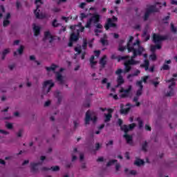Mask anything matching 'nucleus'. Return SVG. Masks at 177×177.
I'll use <instances>...</instances> for the list:
<instances>
[{
    "label": "nucleus",
    "instance_id": "f257e3e1",
    "mask_svg": "<svg viewBox=\"0 0 177 177\" xmlns=\"http://www.w3.org/2000/svg\"><path fill=\"white\" fill-rule=\"evenodd\" d=\"M133 46H138V48H133L131 52L133 53V55L131 57V59L129 60H133V62H138V60H135V58L138 57V56H142L143 52L146 50L145 48L140 46V41L136 40V42L133 43Z\"/></svg>",
    "mask_w": 177,
    "mask_h": 177
},
{
    "label": "nucleus",
    "instance_id": "f03ea898",
    "mask_svg": "<svg viewBox=\"0 0 177 177\" xmlns=\"http://www.w3.org/2000/svg\"><path fill=\"white\" fill-rule=\"evenodd\" d=\"M152 38L154 44H157L155 45L156 49H161L162 46L161 44H160V42H162V41H167V39H169V36L167 35L162 36L157 33H153Z\"/></svg>",
    "mask_w": 177,
    "mask_h": 177
},
{
    "label": "nucleus",
    "instance_id": "7ed1b4c3",
    "mask_svg": "<svg viewBox=\"0 0 177 177\" xmlns=\"http://www.w3.org/2000/svg\"><path fill=\"white\" fill-rule=\"evenodd\" d=\"M100 21V15L99 14H92L91 17H90L85 24L86 28H91L92 26V23L93 24H97Z\"/></svg>",
    "mask_w": 177,
    "mask_h": 177
},
{
    "label": "nucleus",
    "instance_id": "20e7f679",
    "mask_svg": "<svg viewBox=\"0 0 177 177\" xmlns=\"http://www.w3.org/2000/svg\"><path fill=\"white\" fill-rule=\"evenodd\" d=\"M166 82H171V84L169 85V89H170V91L165 94L166 97H171V96H174L175 95V91H174V86L176 85L175 78L172 77L170 80H166Z\"/></svg>",
    "mask_w": 177,
    "mask_h": 177
},
{
    "label": "nucleus",
    "instance_id": "39448f33",
    "mask_svg": "<svg viewBox=\"0 0 177 177\" xmlns=\"http://www.w3.org/2000/svg\"><path fill=\"white\" fill-rule=\"evenodd\" d=\"M140 61H133V60H127L124 63V73H129L131 70H132V66H136V64H139Z\"/></svg>",
    "mask_w": 177,
    "mask_h": 177
},
{
    "label": "nucleus",
    "instance_id": "423d86ee",
    "mask_svg": "<svg viewBox=\"0 0 177 177\" xmlns=\"http://www.w3.org/2000/svg\"><path fill=\"white\" fill-rule=\"evenodd\" d=\"M122 73H124V71L121 68H118L115 72V75L118 76V79H117L118 85L116 86H120V85H122V84H124V77H122V75H121L122 74Z\"/></svg>",
    "mask_w": 177,
    "mask_h": 177
},
{
    "label": "nucleus",
    "instance_id": "0eeeda50",
    "mask_svg": "<svg viewBox=\"0 0 177 177\" xmlns=\"http://www.w3.org/2000/svg\"><path fill=\"white\" fill-rule=\"evenodd\" d=\"M90 121H92L93 124H96V121H97V118L96 116L92 118V116H91V112L89 111H87L85 117V124L88 125Z\"/></svg>",
    "mask_w": 177,
    "mask_h": 177
},
{
    "label": "nucleus",
    "instance_id": "6e6552de",
    "mask_svg": "<svg viewBox=\"0 0 177 177\" xmlns=\"http://www.w3.org/2000/svg\"><path fill=\"white\" fill-rule=\"evenodd\" d=\"M157 5H161V3L157 2V3H156V4L150 6L148 8H147L146 10L150 14L151 13H157V12H160L158 8H157Z\"/></svg>",
    "mask_w": 177,
    "mask_h": 177
},
{
    "label": "nucleus",
    "instance_id": "1a4fd4ad",
    "mask_svg": "<svg viewBox=\"0 0 177 177\" xmlns=\"http://www.w3.org/2000/svg\"><path fill=\"white\" fill-rule=\"evenodd\" d=\"M136 127V124L132 123V124H130L129 126L124 124L121 126L120 128L122 131H124V133H128L129 131H132V129H133V128H135Z\"/></svg>",
    "mask_w": 177,
    "mask_h": 177
},
{
    "label": "nucleus",
    "instance_id": "9d476101",
    "mask_svg": "<svg viewBox=\"0 0 177 177\" xmlns=\"http://www.w3.org/2000/svg\"><path fill=\"white\" fill-rule=\"evenodd\" d=\"M107 111H108V113L104 114V122H110L111 118H113V112L114 111V109H108Z\"/></svg>",
    "mask_w": 177,
    "mask_h": 177
},
{
    "label": "nucleus",
    "instance_id": "9b49d317",
    "mask_svg": "<svg viewBox=\"0 0 177 177\" xmlns=\"http://www.w3.org/2000/svg\"><path fill=\"white\" fill-rule=\"evenodd\" d=\"M48 85H49V87L47 90V93H49V92H50V90L52 89V88H53V86H55V83H53L52 80L45 81L43 84V89H45L46 88V86H48Z\"/></svg>",
    "mask_w": 177,
    "mask_h": 177
},
{
    "label": "nucleus",
    "instance_id": "f8f14e48",
    "mask_svg": "<svg viewBox=\"0 0 177 177\" xmlns=\"http://www.w3.org/2000/svg\"><path fill=\"white\" fill-rule=\"evenodd\" d=\"M110 27H113V28H115V27H117V24L113 23V19H111V18H109L107 19V23L105 24L104 25V28L105 30H110Z\"/></svg>",
    "mask_w": 177,
    "mask_h": 177
},
{
    "label": "nucleus",
    "instance_id": "ddd939ff",
    "mask_svg": "<svg viewBox=\"0 0 177 177\" xmlns=\"http://www.w3.org/2000/svg\"><path fill=\"white\" fill-rule=\"evenodd\" d=\"M125 105L124 104H120V113L122 115H127L129 111H131V107L124 108Z\"/></svg>",
    "mask_w": 177,
    "mask_h": 177
},
{
    "label": "nucleus",
    "instance_id": "4468645a",
    "mask_svg": "<svg viewBox=\"0 0 177 177\" xmlns=\"http://www.w3.org/2000/svg\"><path fill=\"white\" fill-rule=\"evenodd\" d=\"M100 70H103L104 67H106V64H107V55H104L100 59Z\"/></svg>",
    "mask_w": 177,
    "mask_h": 177
},
{
    "label": "nucleus",
    "instance_id": "2eb2a0df",
    "mask_svg": "<svg viewBox=\"0 0 177 177\" xmlns=\"http://www.w3.org/2000/svg\"><path fill=\"white\" fill-rule=\"evenodd\" d=\"M39 6L37 5L36 10H35L34 13L36 19H45L46 16L45 14H40L39 12Z\"/></svg>",
    "mask_w": 177,
    "mask_h": 177
},
{
    "label": "nucleus",
    "instance_id": "dca6fc26",
    "mask_svg": "<svg viewBox=\"0 0 177 177\" xmlns=\"http://www.w3.org/2000/svg\"><path fill=\"white\" fill-rule=\"evenodd\" d=\"M38 165H42V162H30V170L31 172H37L38 171Z\"/></svg>",
    "mask_w": 177,
    "mask_h": 177
},
{
    "label": "nucleus",
    "instance_id": "f3484780",
    "mask_svg": "<svg viewBox=\"0 0 177 177\" xmlns=\"http://www.w3.org/2000/svg\"><path fill=\"white\" fill-rule=\"evenodd\" d=\"M132 41H133V36H130L129 39L128 40L127 44V48L129 53H131V52L133 50V48H135V47H133V44L132 46H131V44H132Z\"/></svg>",
    "mask_w": 177,
    "mask_h": 177
},
{
    "label": "nucleus",
    "instance_id": "a211bd4d",
    "mask_svg": "<svg viewBox=\"0 0 177 177\" xmlns=\"http://www.w3.org/2000/svg\"><path fill=\"white\" fill-rule=\"evenodd\" d=\"M41 171H50V169L53 172H57V171H60V167L59 166H53L50 168H48L46 167H41Z\"/></svg>",
    "mask_w": 177,
    "mask_h": 177
},
{
    "label": "nucleus",
    "instance_id": "6ab92c4d",
    "mask_svg": "<svg viewBox=\"0 0 177 177\" xmlns=\"http://www.w3.org/2000/svg\"><path fill=\"white\" fill-rule=\"evenodd\" d=\"M48 38H50L49 42L50 44H52L53 41H55V37L52 36L50 34V32L46 31L44 32V39H48Z\"/></svg>",
    "mask_w": 177,
    "mask_h": 177
},
{
    "label": "nucleus",
    "instance_id": "aec40b11",
    "mask_svg": "<svg viewBox=\"0 0 177 177\" xmlns=\"http://www.w3.org/2000/svg\"><path fill=\"white\" fill-rule=\"evenodd\" d=\"M33 26L34 35L35 37H38V35L41 34V28L38 26H36L35 24H34Z\"/></svg>",
    "mask_w": 177,
    "mask_h": 177
},
{
    "label": "nucleus",
    "instance_id": "412c9836",
    "mask_svg": "<svg viewBox=\"0 0 177 177\" xmlns=\"http://www.w3.org/2000/svg\"><path fill=\"white\" fill-rule=\"evenodd\" d=\"M100 43L102 44V46H107V45H109V40H107V35H104V37H101Z\"/></svg>",
    "mask_w": 177,
    "mask_h": 177
},
{
    "label": "nucleus",
    "instance_id": "4be33fe9",
    "mask_svg": "<svg viewBox=\"0 0 177 177\" xmlns=\"http://www.w3.org/2000/svg\"><path fill=\"white\" fill-rule=\"evenodd\" d=\"M150 66V62L149 59H145L144 64H140V67L142 68H145V71H147L149 70V66Z\"/></svg>",
    "mask_w": 177,
    "mask_h": 177
},
{
    "label": "nucleus",
    "instance_id": "5701e85b",
    "mask_svg": "<svg viewBox=\"0 0 177 177\" xmlns=\"http://www.w3.org/2000/svg\"><path fill=\"white\" fill-rule=\"evenodd\" d=\"M80 39V33H77V35H75V33L73 32L71 35L70 40L73 41L74 42H77Z\"/></svg>",
    "mask_w": 177,
    "mask_h": 177
},
{
    "label": "nucleus",
    "instance_id": "b1692460",
    "mask_svg": "<svg viewBox=\"0 0 177 177\" xmlns=\"http://www.w3.org/2000/svg\"><path fill=\"white\" fill-rule=\"evenodd\" d=\"M131 91H132V86H129L127 89H124V88H121L120 90V93H127L129 95L131 93Z\"/></svg>",
    "mask_w": 177,
    "mask_h": 177
},
{
    "label": "nucleus",
    "instance_id": "393cba45",
    "mask_svg": "<svg viewBox=\"0 0 177 177\" xmlns=\"http://www.w3.org/2000/svg\"><path fill=\"white\" fill-rule=\"evenodd\" d=\"M124 139L127 140V143L131 145L132 143V136L129 135L128 133H124Z\"/></svg>",
    "mask_w": 177,
    "mask_h": 177
},
{
    "label": "nucleus",
    "instance_id": "a878e982",
    "mask_svg": "<svg viewBox=\"0 0 177 177\" xmlns=\"http://www.w3.org/2000/svg\"><path fill=\"white\" fill-rule=\"evenodd\" d=\"M145 164V160L136 158V161L134 162V165H136L137 167H140L141 165H143Z\"/></svg>",
    "mask_w": 177,
    "mask_h": 177
},
{
    "label": "nucleus",
    "instance_id": "bb28decb",
    "mask_svg": "<svg viewBox=\"0 0 177 177\" xmlns=\"http://www.w3.org/2000/svg\"><path fill=\"white\" fill-rule=\"evenodd\" d=\"M56 78H57V81H59L60 84H63L64 82V81L63 80V76L59 72H57Z\"/></svg>",
    "mask_w": 177,
    "mask_h": 177
},
{
    "label": "nucleus",
    "instance_id": "cd10ccee",
    "mask_svg": "<svg viewBox=\"0 0 177 177\" xmlns=\"http://www.w3.org/2000/svg\"><path fill=\"white\" fill-rule=\"evenodd\" d=\"M82 41H83V44H82V48L84 50H86L88 48V40L84 38Z\"/></svg>",
    "mask_w": 177,
    "mask_h": 177
},
{
    "label": "nucleus",
    "instance_id": "c85d7f7f",
    "mask_svg": "<svg viewBox=\"0 0 177 177\" xmlns=\"http://www.w3.org/2000/svg\"><path fill=\"white\" fill-rule=\"evenodd\" d=\"M138 74H140V71L136 70L133 74L128 75L127 79L129 80L132 77H138Z\"/></svg>",
    "mask_w": 177,
    "mask_h": 177
},
{
    "label": "nucleus",
    "instance_id": "c756f323",
    "mask_svg": "<svg viewBox=\"0 0 177 177\" xmlns=\"http://www.w3.org/2000/svg\"><path fill=\"white\" fill-rule=\"evenodd\" d=\"M57 68V66L55 64H52L51 66H46V70L47 71H55Z\"/></svg>",
    "mask_w": 177,
    "mask_h": 177
},
{
    "label": "nucleus",
    "instance_id": "7c9ffc66",
    "mask_svg": "<svg viewBox=\"0 0 177 177\" xmlns=\"http://www.w3.org/2000/svg\"><path fill=\"white\" fill-rule=\"evenodd\" d=\"M147 141H145L142 144V151H145V153H146V151H147Z\"/></svg>",
    "mask_w": 177,
    "mask_h": 177
},
{
    "label": "nucleus",
    "instance_id": "2f4dec72",
    "mask_svg": "<svg viewBox=\"0 0 177 177\" xmlns=\"http://www.w3.org/2000/svg\"><path fill=\"white\" fill-rule=\"evenodd\" d=\"M55 97H57L59 104L62 103V95H60V92H59V91L56 92Z\"/></svg>",
    "mask_w": 177,
    "mask_h": 177
},
{
    "label": "nucleus",
    "instance_id": "473e14b6",
    "mask_svg": "<svg viewBox=\"0 0 177 177\" xmlns=\"http://www.w3.org/2000/svg\"><path fill=\"white\" fill-rule=\"evenodd\" d=\"M8 53H9V48H6L5 49L3 53H2V60L5 59V57H6V55H8Z\"/></svg>",
    "mask_w": 177,
    "mask_h": 177
},
{
    "label": "nucleus",
    "instance_id": "72a5a7b5",
    "mask_svg": "<svg viewBox=\"0 0 177 177\" xmlns=\"http://www.w3.org/2000/svg\"><path fill=\"white\" fill-rule=\"evenodd\" d=\"M136 121L138 122V127L140 129L143 128V120L140 118H137Z\"/></svg>",
    "mask_w": 177,
    "mask_h": 177
},
{
    "label": "nucleus",
    "instance_id": "f704fd0d",
    "mask_svg": "<svg viewBox=\"0 0 177 177\" xmlns=\"http://www.w3.org/2000/svg\"><path fill=\"white\" fill-rule=\"evenodd\" d=\"M118 160L113 159V160H109L107 164H106V167H111V165H113V164H115V162H118Z\"/></svg>",
    "mask_w": 177,
    "mask_h": 177
},
{
    "label": "nucleus",
    "instance_id": "c9c22d12",
    "mask_svg": "<svg viewBox=\"0 0 177 177\" xmlns=\"http://www.w3.org/2000/svg\"><path fill=\"white\" fill-rule=\"evenodd\" d=\"M150 17V12L146 10V12L144 15V21H147L149 17Z\"/></svg>",
    "mask_w": 177,
    "mask_h": 177
},
{
    "label": "nucleus",
    "instance_id": "e433bc0d",
    "mask_svg": "<svg viewBox=\"0 0 177 177\" xmlns=\"http://www.w3.org/2000/svg\"><path fill=\"white\" fill-rule=\"evenodd\" d=\"M171 26V32H174V34H176L177 32V28L175 27L173 23L170 24Z\"/></svg>",
    "mask_w": 177,
    "mask_h": 177
},
{
    "label": "nucleus",
    "instance_id": "4c0bfd02",
    "mask_svg": "<svg viewBox=\"0 0 177 177\" xmlns=\"http://www.w3.org/2000/svg\"><path fill=\"white\" fill-rule=\"evenodd\" d=\"M127 59H129V55L119 56L118 62H121V60H127Z\"/></svg>",
    "mask_w": 177,
    "mask_h": 177
},
{
    "label": "nucleus",
    "instance_id": "58836bf2",
    "mask_svg": "<svg viewBox=\"0 0 177 177\" xmlns=\"http://www.w3.org/2000/svg\"><path fill=\"white\" fill-rule=\"evenodd\" d=\"M52 26L54 28L59 27L60 26V24L57 23V19H54L52 23Z\"/></svg>",
    "mask_w": 177,
    "mask_h": 177
},
{
    "label": "nucleus",
    "instance_id": "ea45409f",
    "mask_svg": "<svg viewBox=\"0 0 177 177\" xmlns=\"http://www.w3.org/2000/svg\"><path fill=\"white\" fill-rule=\"evenodd\" d=\"M17 52L19 55H23V52H24V46H20L19 48H18Z\"/></svg>",
    "mask_w": 177,
    "mask_h": 177
},
{
    "label": "nucleus",
    "instance_id": "a19ab883",
    "mask_svg": "<svg viewBox=\"0 0 177 177\" xmlns=\"http://www.w3.org/2000/svg\"><path fill=\"white\" fill-rule=\"evenodd\" d=\"M142 82H142V80L138 81V82H136V85H137V86H139V89H143V84H142Z\"/></svg>",
    "mask_w": 177,
    "mask_h": 177
},
{
    "label": "nucleus",
    "instance_id": "79ce46f5",
    "mask_svg": "<svg viewBox=\"0 0 177 177\" xmlns=\"http://www.w3.org/2000/svg\"><path fill=\"white\" fill-rule=\"evenodd\" d=\"M10 24V21L8 19H4L3 22V27H7V26H9Z\"/></svg>",
    "mask_w": 177,
    "mask_h": 177
},
{
    "label": "nucleus",
    "instance_id": "37998d69",
    "mask_svg": "<svg viewBox=\"0 0 177 177\" xmlns=\"http://www.w3.org/2000/svg\"><path fill=\"white\" fill-rule=\"evenodd\" d=\"M149 59L153 62H155V60H157V55L156 54H152L149 56Z\"/></svg>",
    "mask_w": 177,
    "mask_h": 177
},
{
    "label": "nucleus",
    "instance_id": "c03bdc74",
    "mask_svg": "<svg viewBox=\"0 0 177 177\" xmlns=\"http://www.w3.org/2000/svg\"><path fill=\"white\" fill-rule=\"evenodd\" d=\"M88 17V15H86L84 12H82L80 14V20H84V19H86Z\"/></svg>",
    "mask_w": 177,
    "mask_h": 177
},
{
    "label": "nucleus",
    "instance_id": "a18cd8bd",
    "mask_svg": "<svg viewBox=\"0 0 177 177\" xmlns=\"http://www.w3.org/2000/svg\"><path fill=\"white\" fill-rule=\"evenodd\" d=\"M143 92V88H138V90L136 92V96H141L142 93Z\"/></svg>",
    "mask_w": 177,
    "mask_h": 177
},
{
    "label": "nucleus",
    "instance_id": "49530a36",
    "mask_svg": "<svg viewBox=\"0 0 177 177\" xmlns=\"http://www.w3.org/2000/svg\"><path fill=\"white\" fill-rule=\"evenodd\" d=\"M6 127L7 129H13V124L12 123H6Z\"/></svg>",
    "mask_w": 177,
    "mask_h": 177
},
{
    "label": "nucleus",
    "instance_id": "de8ad7c7",
    "mask_svg": "<svg viewBox=\"0 0 177 177\" xmlns=\"http://www.w3.org/2000/svg\"><path fill=\"white\" fill-rule=\"evenodd\" d=\"M75 51L77 52V55H81L82 50H81V47H75Z\"/></svg>",
    "mask_w": 177,
    "mask_h": 177
},
{
    "label": "nucleus",
    "instance_id": "09e8293b",
    "mask_svg": "<svg viewBox=\"0 0 177 177\" xmlns=\"http://www.w3.org/2000/svg\"><path fill=\"white\" fill-rule=\"evenodd\" d=\"M169 15L165 17L163 19H162V21H165V24H168V21H167L169 18V13H168Z\"/></svg>",
    "mask_w": 177,
    "mask_h": 177
},
{
    "label": "nucleus",
    "instance_id": "8fccbe9b",
    "mask_svg": "<svg viewBox=\"0 0 177 177\" xmlns=\"http://www.w3.org/2000/svg\"><path fill=\"white\" fill-rule=\"evenodd\" d=\"M94 32L97 37H99V34H100V32H102V30H100L99 29H95Z\"/></svg>",
    "mask_w": 177,
    "mask_h": 177
},
{
    "label": "nucleus",
    "instance_id": "3c124183",
    "mask_svg": "<svg viewBox=\"0 0 177 177\" xmlns=\"http://www.w3.org/2000/svg\"><path fill=\"white\" fill-rule=\"evenodd\" d=\"M84 107H91V102L89 101H86L83 104Z\"/></svg>",
    "mask_w": 177,
    "mask_h": 177
},
{
    "label": "nucleus",
    "instance_id": "603ef678",
    "mask_svg": "<svg viewBox=\"0 0 177 177\" xmlns=\"http://www.w3.org/2000/svg\"><path fill=\"white\" fill-rule=\"evenodd\" d=\"M162 70H169V66L167 64H163L162 66Z\"/></svg>",
    "mask_w": 177,
    "mask_h": 177
},
{
    "label": "nucleus",
    "instance_id": "864d4df0",
    "mask_svg": "<svg viewBox=\"0 0 177 177\" xmlns=\"http://www.w3.org/2000/svg\"><path fill=\"white\" fill-rule=\"evenodd\" d=\"M86 6V3H81L79 6V8H80V9H84L85 6Z\"/></svg>",
    "mask_w": 177,
    "mask_h": 177
},
{
    "label": "nucleus",
    "instance_id": "5fc2aeb1",
    "mask_svg": "<svg viewBox=\"0 0 177 177\" xmlns=\"http://www.w3.org/2000/svg\"><path fill=\"white\" fill-rule=\"evenodd\" d=\"M113 145H114V141H113L112 140H109L108 143L106 144V147L109 146H113Z\"/></svg>",
    "mask_w": 177,
    "mask_h": 177
},
{
    "label": "nucleus",
    "instance_id": "6e6d98bb",
    "mask_svg": "<svg viewBox=\"0 0 177 177\" xmlns=\"http://www.w3.org/2000/svg\"><path fill=\"white\" fill-rule=\"evenodd\" d=\"M127 48L126 46H120L118 48V50L120 52H124V50H125V49H127Z\"/></svg>",
    "mask_w": 177,
    "mask_h": 177
},
{
    "label": "nucleus",
    "instance_id": "4d7b16f0",
    "mask_svg": "<svg viewBox=\"0 0 177 177\" xmlns=\"http://www.w3.org/2000/svg\"><path fill=\"white\" fill-rule=\"evenodd\" d=\"M147 80H149V76L146 75L142 77V82L146 84L147 82Z\"/></svg>",
    "mask_w": 177,
    "mask_h": 177
},
{
    "label": "nucleus",
    "instance_id": "13d9d810",
    "mask_svg": "<svg viewBox=\"0 0 177 177\" xmlns=\"http://www.w3.org/2000/svg\"><path fill=\"white\" fill-rule=\"evenodd\" d=\"M94 53L96 57H99V56H100V50H94Z\"/></svg>",
    "mask_w": 177,
    "mask_h": 177
},
{
    "label": "nucleus",
    "instance_id": "bf43d9fd",
    "mask_svg": "<svg viewBox=\"0 0 177 177\" xmlns=\"http://www.w3.org/2000/svg\"><path fill=\"white\" fill-rule=\"evenodd\" d=\"M128 96H129V94H128L127 93H124L121 94V97H122L123 99L125 97H128Z\"/></svg>",
    "mask_w": 177,
    "mask_h": 177
},
{
    "label": "nucleus",
    "instance_id": "052dcab7",
    "mask_svg": "<svg viewBox=\"0 0 177 177\" xmlns=\"http://www.w3.org/2000/svg\"><path fill=\"white\" fill-rule=\"evenodd\" d=\"M157 48H156V46H151V52H152L153 53H154V52H156V50Z\"/></svg>",
    "mask_w": 177,
    "mask_h": 177
},
{
    "label": "nucleus",
    "instance_id": "680f3d73",
    "mask_svg": "<svg viewBox=\"0 0 177 177\" xmlns=\"http://www.w3.org/2000/svg\"><path fill=\"white\" fill-rule=\"evenodd\" d=\"M53 12H54L55 13H57L60 11V8H53Z\"/></svg>",
    "mask_w": 177,
    "mask_h": 177
},
{
    "label": "nucleus",
    "instance_id": "e2e57ef3",
    "mask_svg": "<svg viewBox=\"0 0 177 177\" xmlns=\"http://www.w3.org/2000/svg\"><path fill=\"white\" fill-rule=\"evenodd\" d=\"M16 6L17 9L19 10V9H20V7L21 6V3L19 1H17Z\"/></svg>",
    "mask_w": 177,
    "mask_h": 177
},
{
    "label": "nucleus",
    "instance_id": "0e129e2a",
    "mask_svg": "<svg viewBox=\"0 0 177 177\" xmlns=\"http://www.w3.org/2000/svg\"><path fill=\"white\" fill-rule=\"evenodd\" d=\"M95 27L96 28H100V29H102L103 28V26H102V24H99V22L97 24H95Z\"/></svg>",
    "mask_w": 177,
    "mask_h": 177
},
{
    "label": "nucleus",
    "instance_id": "69168bd1",
    "mask_svg": "<svg viewBox=\"0 0 177 177\" xmlns=\"http://www.w3.org/2000/svg\"><path fill=\"white\" fill-rule=\"evenodd\" d=\"M23 133V130L22 129H20L18 133H17V136L18 138H21V135Z\"/></svg>",
    "mask_w": 177,
    "mask_h": 177
},
{
    "label": "nucleus",
    "instance_id": "338daca9",
    "mask_svg": "<svg viewBox=\"0 0 177 177\" xmlns=\"http://www.w3.org/2000/svg\"><path fill=\"white\" fill-rule=\"evenodd\" d=\"M124 157L125 158H127V160H129L131 158L129 156V152H126L124 154Z\"/></svg>",
    "mask_w": 177,
    "mask_h": 177
},
{
    "label": "nucleus",
    "instance_id": "774afa93",
    "mask_svg": "<svg viewBox=\"0 0 177 177\" xmlns=\"http://www.w3.org/2000/svg\"><path fill=\"white\" fill-rule=\"evenodd\" d=\"M146 131H151V127L147 124L145 125Z\"/></svg>",
    "mask_w": 177,
    "mask_h": 177
}]
</instances>
